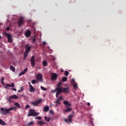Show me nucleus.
I'll list each match as a JSON object with an SVG mask.
<instances>
[{"label": "nucleus", "mask_w": 126, "mask_h": 126, "mask_svg": "<svg viewBox=\"0 0 126 126\" xmlns=\"http://www.w3.org/2000/svg\"><path fill=\"white\" fill-rule=\"evenodd\" d=\"M72 118H73V116L72 115H70L68 119H64V121L65 122V123H67V124L72 123Z\"/></svg>", "instance_id": "7"}, {"label": "nucleus", "mask_w": 126, "mask_h": 126, "mask_svg": "<svg viewBox=\"0 0 126 126\" xmlns=\"http://www.w3.org/2000/svg\"><path fill=\"white\" fill-rule=\"evenodd\" d=\"M68 74H69V72L67 71H65V76H67V75H68Z\"/></svg>", "instance_id": "35"}, {"label": "nucleus", "mask_w": 126, "mask_h": 126, "mask_svg": "<svg viewBox=\"0 0 126 126\" xmlns=\"http://www.w3.org/2000/svg\"><path fill=\"white\" fill-rule=\"evenodd\" d=\"M42 100L41 98H40L38 100H37L36 101H33L32 102V104L33 105V106H35L37 107L39 104H40V103L42 102Z\"/></svg>", "instance_id": "5"}, {"label": "nucleus", "mask_w": 126, "mask_h": 126, "mask_svg": "<svg viewBox=\"0 0 126 126\" xmlns=\"http://www.w3.org/2000/svg\"><path fill=\"white\" fill-rule=\"evenodd\" d=\"M63 96H60L59 98H58V100H63Z\"/></svg>", "instance_id": "39"}, {"label": "nucleus", "mask_w": 126, "mask_h": 126, "mask_svg": "<svg viewBox=\"0 0 126 126\" xmlns=\"http://www.w3.org/2000/svg\"><path fill=\"white\" fill-rule=\"evenodd\" d=\"M63 103L64 105H65V106H66V107H69L70 106H71V104L69 103L67 101H64Z\"/></svg>", "instance_id": "17"}, {"label": "nucleus", "mask_w": 126, "mask_h": 126, "mask_svg": "<svg viewBox=\"0 0 126 126\" xmlns=\"http://www.w3.org/2000/svg\"><path fill=\"white\" fill-rule=\"evenodd\" d=\"M73 114H74V112H73Z\"/></svg>", "instance_id": "51"}, {"label": "nucleus", "mask_w": 126, "mask_h": 126, "mask_svg": "<svg viewBox=\"0 0 126 126\" xmlns=\"http://www.w3.org/2000/svg\"><path fill=\"white\" fill-rule=\"evenodd\" d=\"M31 35V31H30L29 30H27L25 33L26 37H30Z\"/></svg>", "instance_id": "15"}, {"label": "nucleus", "mask_w": 126, "mask_h": 126, "mask_svg": "<svg viewBox=\"0 0 126 126\" xmlns=\"http://www.w3.org/2000/svg\"><path fill=\"white\" fill-rule=\"evenodd\" d=\"M91 123H92V121H91Z\"/></svg>", "instance_id": "52"}, {"label": "nucleus", "mask_w": 126, "mask_h": 126, "mask_svg": "<svg viewBox=\"0 0 126 126\" xmlns=\"http://www.w3.org/2000/svg\"><path fill=\"white\" fill-rule=\"evenodd\" d=\"M32 84H35V83H36V80H32Z\"/></svg>", "instance_id": "36"}, {"label": "nucleus", "mask_w": 126, "mask_h": 126, "mask_svg": "<svg viewBox=\"0 0 126 126\" xmlns=\"http://www.w3.org/2000/svg\"><path fill=\"white\" fill-rule=\"evenodd\" d=\"M4 80V78L2 77L1 79V83L2 84H3V85H4V82H3Z\"/></svg>", "instance_id": "31"}, {"label": "nucleus", "mask_w": 126, "mask_h": 126, "mask_svg": "<svg viewBox=\"0 0 126 126\" xmlns=\"http://www.w3.org/2000/svg\"><path fill=\"white\" fill-rule=\"evenodd\" d=\"M66 80H67V78L66 77H64L62 78V81H63V82L66 81Z\"/></svg>", "instance_id": "30"}, {"label": "nucleus", "mask_w": 126, "mask_h": 126, "mask_svg": "<svg viewBox=\"0 0 126 126\" xmlns=\"http://www.w3.org/2000/svg\"><path fill=\"white\" fill-rule=\"evenodd\" d=\"M49 112H50V113L52 114V115H53V114H54V111H53V110H50Z\"/></svg>", "instance_id": "40"}, {"label": "nucleus", "mask_w": 126, "mask_h": 126, "mask_svg": "<svg viewBox=\"0 0 126 126\" xmlns=\"http://www.w3.org/2000/svg\"><path fill=\"white\" fill-rule=\"evenodd\" d=\"M57 78H58V75L56 73H51V80H57Z\"/></svg>", "instance_id": "9"}, {"label": "nucleus", "mask_w": 126, "mask_h": 126, "mask_svg": "<svg viewBox=\"0 0 126 126\" xmlns=\"http://www.w3.org/2000/svg\"><path fill=\"white\" fill-rule=\"evenodd\" d=\"M28 108H30V105H29V104H28V105H27L26 106L25 108H26V109H28Z\"/></svg>", "instance_id": "38"}, {"label": "nucleus", "mask_w": 126, "mask_h": 126, "mask_svg": "<svg viewBox=\"0 0 126 126\" xmlns=\"http://www.w3.org/2000/svg\"><path fill=\"white\" fill-rule=\"evenodd\" d=\"M24 23V18H21L19 21V26H22V25H23Z\"/></svg>", "instance_id": "13"}, {"label": "nucleus", "mask_w": 126, "mask_h": 126, "mask_svg": "<svg viewBox=\"0 0 126 126\" xmlns=\"http://www.w3.org/2000/svg\"><path fill=\"white\" fill-rule=\"evenodd\" d=\"M6 86H5V88H6V89H9L8 87H15V86L14 85V83H12L11 84H7L6 85Z\"/></svg>", "instance_id": "12"}, {"label": "nucleus", "mask_w": 126, "mask_h": 126, "mask_svg": "<svg viewBox=\"0 0 126 126\" xmlns=\"http://www.w3.org/2000/svg\"><path fill=\"white\" fill-rule=\"evenodd\" d=\"M45 44H46V42L44 41V42H43V45H45Z\"/></svg>", "instance_id": "47"}, {"label": "nucleus", "mask_w": 126, "mask_h": 126, "mask_svg": "<svg viewBox=\"0 0 126 126\" xmlns=\"http://www.w3.org/2000/svg\"><path fill=\"white\" fill-rule=\"evenodd\" d=\"M62 85H63V83H62V82L58 83V85H57V88H61V87H63L61 86Z\"/></svg>", "instance_id": "22"}, {"label": "nucleus", "mask_w": 126, "mask_h": 126, "mask_svg": "<svg viewBox=\"0 0 126 126\" xmlns=\"http://www.w3.org/2000/svg\"><path fill=\"white\" fill-rule=\"evenodd\" d=\"M27 70H28V68H26L22 72L19 73V76H21L23 75V74H25V73L27 72Z\"/></svg>", "instance_id": "14"}, {"label": "nucleus", "mask_w": 126, "mask_h": 126, "mask_svg": "<svg viewBox=\"0 0 126 126\" xmlns=\"http://www.w3.org/2000/svg\"><path fill=\"white\" fill-rule=\"evenodd\" d=\"M31 63L32 67H35V56H32L31 60Z\"/></svg>", "instance_id": "8"}, {"label": "nucleus", "mask_w": 126, "mask_h": 126, "mask_svg": "<svg viewBox=\"0 0 126 126\" xmlns=\"http://www.w3.org/2000/svg\"><path fill=\"white\" fill-rule=\"evenodd\" d=\"M87 105H88V107H90V103L88 102Z\"/></svg>", "instance_id": "45"}, {"label": "nucleus", "mask_w": 126, "mask_h": 126, "mask_svg": "<svg viewBox=\"0 0 126 126\" xmlns=\"http://www.w3.org/2000/svg\"><path fill=\"white\" fill-rule=\"evenodd\" d=\"M12 99H18V96H17L16 95H12L7 98L6 100L8 103H11V102H12Z\"/></svg>", "instance_id": "4"}, {"label": "nucleus", "mask_w": 126, "mask_h": 126, "mask_svg": "<svg viewBox=\"0 0 126 126\" xmlns=\"http://www.w3.org/2000/svg\"><path fill=\"white\" fill-rule=\"evenodd\" d=\"M36 79H37V80H38V81H42L43 75H42V74H38L36 76Z\"/></svg>", "instance_id": "10"}, {"label": "nucleus", "mask_w": 126, "mask_h": 126, "mask_svg": "<svg viewBox=\"0 0 126 126\" xmlns=\"http://www.w3.org/2000/svg\"><path fill=\"white\" fill-rule=\"evenodd\" d=\"M57 88H56L55 89V90H54V91H52V92H57L56 94V98H59V95L60 94H58V95H57V94H58V91L57 90Z\"/></svg>", "instance_id": "21"}, {"label": "nucleus", "mask_w": 126, "mask_h": 126, "mask_svg": "<svg viewBox=\"0 0 126 126\" xmlns=\"http://www.w3.org/2000/svg\"><path fill=\"white\" fill-rule=\"evenodd\" d=\"M18 93H20V92H21V90H19V91H18Z\"/></svg>", "instance_id": "49"}, {"label": "nucleus", "mask_w": 126, "mask_h": 126, "mask_svg": "<svg viewBox=\"0 0 126 126\" xmlns=\"http://www.w3.org/2000/svg\"><path fill=\"white\" fill-rule=\"evenodd\" d=\"M0 39H1V36H0Z\"/></svg>", "instance_id": "50"}, {"label": "nucleus", "mask_w": 126, "mask_h": 126, "mask_svg": "<svg viewBox=\"0 0 126 126\" xmlns=\"http://www.w3.org/2000/svg\"><path fill=\"white\" fill-rule=\"evenodd\" d=\"M42 120V117H38L35 118V120Z\"/></svg>", "instance_id": "37"}, {"label": "nucleus", "mask_w": 126, "mask_h": 126, "mask_svg": "<svg viewBox=\"0 0 126 126\" xmlns=\"http://www.w3.org/2000/svg\"><path fill=\"white\" fill-rule=\"evenodd\" d=\"M44 120H45V121H46V122H48V123H49V122H50V118H48L47 116H46L44 118Z\"/></svg>", "instance_id": "29"}, {"label": "nucleus", "mask_w": 126, "mask_h": 126, "mask_svg": "<svg viewBox=\"0 0 126 126\" xmlns=\"http://www.w3.org/2000/svg\"><path fill=\"white\" fill-rule=\"evenodd\" d=\"M49 110H50V107H49L48 106H45L44 108H43V111L44 112H48Z\"/></svg>", "instance_id": "18"}, {"label": "nucleus", "mask_w": 126, "mask_h": 126, "mask_svg": "<svg viewBox=\"0 0 126 126\" xmlns=\"http://www.w3.org/2000/svg\"><path fill=\"white\" fill-rule=\"evenodd\" d=\"M9 29H10L9 27H7V28H6V30L7 31H9Z\"/></svg>", "instance_id": "41"}, {"label": "nucleus", "mask_w": 126, "mask_h": 126, "mask_svg": "<svg viewBox=\"0 0 126 126\" xmlns=\"http://www.w3.org/2000/svg\"><path fill=\"white\" fill-rule=\"evenodd\" d=\"M35 88H34V87H33V86L32 85H30V92H35Z\"/></svg>", "instance_id": "19"}, {"label": "nucleus", "mask_w": 126, "mask_h": 126, "mask_svg": "<svg viewBox=\"0 0 126 126\" xmlns=\"http://www.w3.org/2000/svg\"><path fill=\"white\" fill-rule=\"evenodd\" d=\"M12 90H13V91L16 92V89H15V88H12Z\"/></svg>", "instance_id": "43"}, {"label": "nucleus", "mask_w": 126, "mask_h": 126, "mask_svg": "<svg viewBox=\"0 0 126 126\" xmlns=\"http://www.w3.org/2000/svg\"><path fill=\"white\" fill-rule=\"evenodd\" d=\"M71 83L74 89H77V84L76 83V82H75L74 79H72Z\"/></svg>", "instance_id": "11"}, {"label": "nucleus", "mask_w": 126, "mask_h": 126, "mask_svg": "<svg viewBox=\"0 0 126 126\" xmlns=\"http://www.w3.org/2000/svg\"><path fill=\"white\" fill-rule=\"evenodd\" d=\"M31 50V46H29V44L26 45V51L29 53V51Z\"/></svg>", "instance_id": "16"}, {"label": "nucleus", "mask_w": 126, "mask_h": 126, "mask_svg": "<svg viewBox=\"0 0 126 126\" xmlns=\"http://www.w3.org/2000/svg\"><path fill=\"white\" fill-rule=\"evenodd\" d=\"M10 69H11V70H12V71H13V72L15 71V68H14V67H13V66L12 65H11L10 66Z\"/></svg>", "instance_id": "24"}, {"label": "nucleus", "mask_w": 126, "mask_h": 126, "mask_svg": "<svg viewBox=\"0 0 126 126\" xmlns=\"http://www.w3.org/2000/svg\"><path fill=\"white\" fill-rule=\"evenodd\" d=\"M1 25L0 23V25Z\"/></svg>", "instance_id": "53"}, {"label": "nucleus", "mask_w": 126, "mask_h": 126, "mask_svg": "<svg viewBox=\"0 0 126 126\" xmlns=\"http://www.w3.org/2000/svg\"><path fill=\"white\" fill-rule=\"evenodd\" d=\"M25 60H26V56H24V59H23V61H25Z\"/></svg>", "instance_id": "44"}, {"label": "nucleus", "mask_w": 126, "mask_h": 126, "mask_svg": "<svg viewBox=\"0 0 126 126\" xmlns=\"http://www.w3.org/2000/svg\"><path fill=\"white\" fill-rule=\"evenodd\" d=\"M64 112H65V113H68V112H71V108H67L65 110Z\"/></svg>", "instance_id": "23"}, {"label": "nucleus", "mask_w": 126, "mask_h": 126, "mask_svg": "<svg viewBox=\"0 0 126 126\" xmlns=\"http://www.w3.org/2000/svg\"><path fill=\"white\" fill-rule=\"evenodd\" d=\"M57 90H58V92L57 93V95H60L61 94L63 93H65L66 94H68L69 92H70L69 90V87H66L63 89V87L61 88H58L57 89Z\"/></svg>", "instance_id": "1"}, {"label": "nucleus", "mask_w": 126, "mask_h": 126, "mask_svg": "<svg viewBox=\"0 0 126 126\" xmlns=\"http://www.w3.org/2000/svg\"><path fill=\"white\" fill-rule=\"evenodd\" d=\"M38 115L39 113H36L34 110L31 109L29 114L28 115V117H36Z\"/></svg>", "instance_id": "2"}, {"label": "nucleus", "mask_w": 126, "mask_h": 126, "mask_svg": "<svg viewBox=\"0 0 126 126\" xmlns=\"http://www.w3.org/2000/svg\"><path fill=\"white\" fill-rule=\"evenodd\" d=\"M15 106H16V107H17V108H20V105L17 102L15 103Z\"/></svg>", "instance_id": "32"}, {"label": "nucleus", "mask_w": 126, "mask_h": 126, "mask_svg": "<svg viewBox=\"0 0 126 126\" xmlns=\"http://www.w3.org/2000/svg\"><path fill=\"white\" fill-rule=\"evenodd\" d=\"M0 125H1V126H6V123L1 119H0Z\"/></svg>", "instance_id": "20"}, {"label": "nucleus", "mask_w": 126, "mask_h": 126, "mask_svg": "<svg viewBox=\"0 0 126 126\" xmlns=\"http://www.w3.org/2000/svg\"><path fill=\"white\" fill-rule=\"evenodd\" d=\"M40 88L41 90H42L43 91H47V89H46V88L43 87V86H41Z\"/></svg>", "instance_id": "33"}, {"label": "nucleus", "mask_w": 126, "mask_h": 126, "mask_svg": "<svg viewBox=\"0 0 126 126\" xmlns=\"http://www.w3.org/2000/svg\"><path fill=\"white\" fill-rule=\"evenodd\" d=\"M4 35H6V36H7V38L8 39V42H9V43H12V36H11V35L6 32L4 33Z\"/></svg>", "instance_id": "6"}, {"label": "nucleus", "mask_w": 126, "mask_h": 126, "mask_svg": "<svg viewBox=\"0 0 126 126\" xmlns=\"http://www.w3.org/2000/svg\"><path fill=\"white\" fill-rule=\"evenodd\" d=\"M28 53L29 52H28L27 51H25V53H24V56L25 57H27L28 56Z\"/></svg>", "instance_id": "34"}, {"label": "nucleus", "mask_w": 126, "mask_h": 126, "mask_svg": "<svg viewBox=\"0 0 126 126\" xmlns=\"http://www.w3.org/2000/svg\"><path fill=\"white\" fill-rule=\"evenodd\" d=\"M34 125V122L32 121L31 122L29 123L27 126H32Z\"/></svg>", "instance_id": "26"}, {"label": "nucleus", "mask_w": 126, "mask_h": 126, "mask_svg": "<svg viewBox=\"0 0 126 126\" xmlns=\"http://www.w3.org/2000/svg\"><path fill=\"white\" fill-rule=\"evenodd\" d=\"M15 109H16V107H10L9 109H5V108H1V111H2V112H4V113H7V114H9V112L10 111H12V110H15Z\"/></svg>", "instance_id": "3"}, {"label": "nucleus", "mask_w": 126, "mask_h": 126, "mask_svg": "<svg viewBox=\"0 0 126 126\" xmlns=\"http://www.w3.org/2000/svg\"><path fill=\"white\" fill-rule=\"evenodd\" d=\"M36 41V39L35 38H33L32 39V42H35Z\"/></svg>", "instance_id": "42"}, {"label": "nucleus", "mask_w": 126, "mask_h": 126, "mask_svg": "<svg viewBox=\"0 0 126 126\" xmlns=\"http://www.w3.org/2000/svg\"><path fill=\"white\" fill-rule=\"evenodd\" d=\"M29 87H30V85H31V83L30 82H29Z\"/></svg>", "instance_id": "48"}, {"label": "nucleus", "mask_w": 126, "mask_h": 126, "mask_svg": "<svg viewBox=\"0 0 126 126\" xmlns=\"http://www.w3.org/2000/svg\"><path fill=\"white\" fill-rule=\"evenodd\" d=\"M42 64H43V66H47V64H48V63L46 62V61H44L42 62Z\"/></svg>", "instance_id": "27"}, {"label": "nucleus", "mask_w": 126, "mask_h": 126, "mask_svg": "<svg viewBox=\"0 0 126 126\" xmlns=\"http://www.w3.org/2000/svg\"><path fill=\"white\" fill-rule=\"evenodd\" d=\"M38 124L39 126H43V125H45V123L43 121H39Z\"/></svg>", "instance_id": "25"}, {"label": "nucleus", "mask_w": 126, "mask_h": 126, "mask_svg": "<svg viewBox=\"0 0 126 126\" xmlns=\"http://www.w3.org/2000/svg\"><path fill=\"white\" fill-rule=\"evenodd\" d=\"M21 91H23V87H21Z\"/></svg>", "instance_id": "46"}, {"label": "nucleus", "mask_w": 126, "mask_h": 126, "mask_svg": "<svg viewBox=\"0 0 126 126\" xmlns=\"http://www.w3.org/2000/svg\"><path fill=\"white\" fill-rule=\"evenodd\" d=\"M54 103H56V106H58V105H60V104H61V101L59 99H58L56 101L54 102Z\"/></svg>", "instance_id": "28"}]
</instances>
